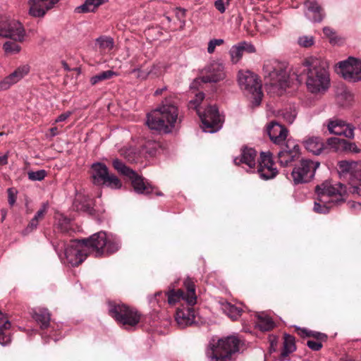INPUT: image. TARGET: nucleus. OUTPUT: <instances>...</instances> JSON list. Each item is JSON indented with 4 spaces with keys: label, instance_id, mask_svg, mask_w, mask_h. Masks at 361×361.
<instances>
[{
    "label": "nucleus",
    "instance_id": "f257e3e1",
    "mask_svg": "<svg viewBox=\"0 0 361 361\" xmlns=\"http://www.w3.org/2000/svg\"><path fill=\"white\" fill-rule=\"evenodd\" d=\"M180 121L175 97L170 95L162 101L159 107L147 114L146 124L159 133H170Z\"/></svg>",
    "mask_w": 361,
    "mask_h": 361
},
{
    "label": "nucleus",
    "instance_id": "f03ea898",
    "mask_svg": "<svg viewBox=\"0 0 361 361\" xmlns=\"http://www.w3.org/2000/svg\"><path fill=\"white\" fill-rule=\"evenodd\" d=\"M302 64V73L306 75L305 83L307 90L314 94L325 92L330 83L326 61L311 56L307 58Z\"/></svg>",
    "mask_w": 361,
    "mask_h": 361
},
{
    "label": "nucleus",
    "instance_id": "7ed1b4c3",
    "mask_svg": "<svg viewBox=\"0 0 361 361\" xmlns=\"http://www.w3.org/2000/svg\"><path fill=\"white\" fill-rule=\"evenodd\" d=\"M243 342L238 337L230 336L210 344L207 356L210 361H235Z\"/></svg>",
    "mask_w": 361,
    "mask_h": 361
},
{
    "label": "nucleus",
    "instance_id": "20e7f679",
    "mask_svg": "<svg viewBox=\"0 0 361 361\" xmlns=\"http://www.w3.org/2000/svg\"><path fill=\"white\" fill-rule=\"evenodd\" d=\"M263 71L269 91L281 94L288 86V77L282 64L276 60H268L264 63Z\"/></svg>",
    "mask_w": 361,
    "mask_h": 361
},
{
    "label": "nucleus",
    "instance_id": "39448f33",
    "mask_svg": "<svg viewBox=\"0 0 361 361\" xmlns=\"http://www.w3.org/2000/svg\"><path fill=\"white\" fill-rule=\"evenodd\" d=\"M109 313L118 324L126 329L135 326L141 318V314L136 309L116 302L109 303Z\"/></svg>",
    "mask_w": 361,
    "mask_h": 361
},
{
    "label": "nucleus",
    "instance_id": "423d86ee",
    "mask_svg": "<svg viewBox=\"0 0 361 361\" xmlns=\"http://www.w3.org/2000/svg\"><path fill=\"white\" fill-rule=\"evenodd\" d=\"M319 200L322 203H340L344 201L347 195V188L341 183L333 184L330 180H325L315 188Z\"/></svg>",
    "mask_w": 361,
    "mask_h": 361
},
{
    "label": "nucleus",
    "instance_id": "0eeeda50",
    "mask_svg": "<svg viewBox=\"0 0 361 361\" xmlns=\"http://www.w3.org/2000/svg\"><path fill=\"white\" fill-rule=\"evenodd\" d=\"M238 84L241 90L253 99L255 104L259 105L263 93L258 76L249 71H240L238 73Z\"/></svg>",
    "mask_w": 361,
    "mask_h": 361
},
{
    "label": "nucleus",
    "instance_id": "6e6552de",
    "mask_svg": "<svg viewBox=\"0 0 361 361\" xmlns=\"http://www.w3.org/2000/svg\"><path fill=\"white\" fill-rule=\"evenodd\" d=\"M92 182L97 185H106L113 189H118L121 187V180L113 174L109 173L106 166L102 163H94L92 165Z\"/></svg>",
    "mask_w": 361,
    "mask_h": 361
},
{
    "label": "nucleus",
    "instance_id": "1a4fd4ad",
    "mask_svg": "<svg viewBox=\"0 0 361 361\" xmlns=\"http://www.w3.org/2000/svg\"><path fill=\"white\" fill-rule=\"evenodd\" d=\"M64 246V257L61 258L63 263L70 264L73 267L78 266L88 256L87 246L82 243V240H73ZM61 256L60 254H59Z\"/></svg>",
    "mask_w": 361,
    "mask_h": 361
},
{
    "label": "nucleus",
    "instance_id": "9d476101",
    "mask_svg": "<svg viewBox=\"0 0 361 361\" xmlns=\"http://www.w3.org/2000/svg\"><path fill=\"white\" fill-rule=\"evenodd\" d=\"M184 289L171 290L167 293L168 302L170 305H175L183 300L188 305H194L197 302L195 285L190 278H187L183 282Z\"/></svg>",
    "mask_w": 361,
    "mask_h": 361
},
{
    "label": "nucleus",
    "instance_id": "9b49d317",
    "mask_svg": "<svg viewBox=\"0 0 361 361\" xmlns=\"http://www.w3.org/2000/svg\"><path fill=\"white\" fill-rule=\"evenodd\" d=\"M319 166V162L310 159H302L293 168L291 177L294 184L309 183L314 176L315 171Z\"/></svg>",
    "mask_w": 361,
    "mask_h": 361
},
{
    "label": "nucleus",
    "instance_id": "f8f14e48",
    "mask_svg": "<svg viewBox=\"0 0 361 361\" xmlns=\"http://www.w3.org/2000/svg\"><path fill=\"white\" fill-rule=\"evenodd\" d=\"M202 121L203 130L215 133L221 127V118L216 106H209L204 112L197 110Z\"/></svg>",
    "mask_w": 361,
    "mask_h": 361
},
{
    "label": "nucleus",
    "instance_id": "ddd939ff",
    "mask_svg": "<svg viewBox=\"0 0 361 361\" xmlns=\"http://www.w3.org/2000/svg\"><path fill=\"white\" fill-rule=\"evenodd\" d=\"M0 36L8 37L16 42H23L25 36L23 25L16 20H0Z\"/></svg>",
    "mask_w": 361,
    "mask_h": 361
},
{
    "label": "nucleus",
    "instance_id": "4468645a",
    "mask_svg": "<svg viewBox=\"0 0 361 361\" xmlns=\"http://www.w3.org/2000/svg\"><path fill=\"white\" fill-rule=\"evenodd\" d=\"M340 73L343 78L350 82L361 80V60L349 57L338 63Z\"/></svg>",
    "mask_w": 361,
    "mask_h": 361
},
{
    "label": "nucleus",
    "instance_id": "2eb2a0df",
    "mask_svg": "<svg viewBox=\"0 0 361 361\" xmlns=\"http://www.w3.org/2000/svg\"><path fill=\"white\" fill-rule=\"evenodd\" d=\"M107 235L105 232L100 231L92 235L88 238L82 239V242L87 246L89 255H94L96 257L105 255L104 247L106 243Z\"/></svg>",
    "mask_w": 361,
    "mask_h": 361
},
{
    "label": "nucleus",
    "instance_id": "dca6fc26",
    "mask_svg": "<svg viewBox=\"0 0 361 361\" xmlns=\"http://www.w3.org/2000/svg\"><path fill=\"white\" fill-rule=\"evenodd\" d=\"M300 157V147L293 140H288L282 149L278 153V162L286 167Z\"/></svg>",
    "mask_w": 361,
    "mask_h": 361
},
{
    "label": "nucleus",
    "instance_id": "f3484780",
    "mask_svg": "<svg viewBox=\"0 0 361 361\" xmlns=\"http://www.w3.org/2000/svg\"><path fill=\"white\" fill-rule=\"evenodd\" d=\"M274 166L271 153L262 152L257 167L259 176L264 180L274 178L278 173V170Z\"/></svg>",
    "mask_w": 361,
    "mask_h": 361
},
{
    "label": "nucleus",
    "instance_id": "a211bd4d",
    "mask_svg": "<svg viewBox=\"0 0 361 361\" xmlns=\"http://www.w3.org/2000/svg\"><path fill=\"white\" fill-rule=\"evenodd\" d=\"M223 63L214 61L208 66L205 69V74L201 79L203 82H218L226 78Z\"/></svg>",
    "mask_w": 361,
    "mask_h": 361
},
{
    "label": "nucleus",
    "instance_id": "6ab92c4d",
    "mask_svg": "<svg viewBox=\"0 0 361 361\" xmlns=\"http://www.w3.org/2000/svg\"><path fill=\"white\" fill-rule=\"evenodd\" d=\"M59 0H28V13L35 18L43 17Z\"/></svg>",
    "mask_w": 361,
    "mask_h": 361
},
{
    "label": "nucleus",
    "instance_id": "aec40b11",
    "mask_svg": "<svg viewBox=\"0 0 361 361\" xmlns=\"http://www.w3.org/2000/svg\"><path fill=\"white\" fill-rule=\"evenodd\" d=\"M327 128L331 134L343 135L350 139L354 137L355 127L343 121L338 119L330 121L327 125Z\"/></svg>",
    "mask_w": 361,
    "mask_h": 361
},
{
    "label": "nucleus",
    "instance_id": "412c9836",
    "mask_svg": "<svg viewBox=\"0 0 361 361\" xmlns=\"http://www.w3.org/2000/svg\"><path fill=\"white\" fill-rule=\"evenodd\" d=\"M304 6L307 10L305 16L314 23H320L325 17L322 7L314 1L306 0Z\"/></svg>",
    "mask_w": 361,
    "mask_h": 361
},
{
    "label": "nucleus",
    "instance_id": "4be33fe9",
    "mask_svg": "<svg viewBox=\"0 0 361 361\" xmlns=\"http://www.w3.org/2000/svg\"><path fill=\"white\" fill-rule=\"evenodd\" d=\"M267 133L271 141L280 144L286 139L288 130L284 126L273 121L267 126Z\"/></svg>",
    "mask_w": 361,
    "mask_h": 361
},
{
    "label": "nucleus",
    "instance_id": "5701e85b",
    "mask_svg": "<svg viewBox=\"0 0 361 361\" xmlns=\"http://www.w3.org/2000/svg\"><path fill=\"white\" fill-rule=\"evenodd\" d=\"M176 321L178 326L181 329L192 325L195 322L193 309L192 307L178 309L176 314Z\"/></svg>",
    "mask_w": 361,
    "mask_h": 361
},
{
    "label": "nucleus",
    "instance_id": "b1692460",
    "mask_svg": "<svg viewBox=\"0 0 361 361\" xmlns=\"http://www.w3.org/2000/svg\"><path fill=\"white\" fill-rule=\"evenodd\" d=\"M255 51V47L252 44L246 42H241L238 44L233 46L229 51V54L231 61L233 63H236L240 60L244 52L254 53Z\"/></svg>",
    "mask_w": 361,
    "mask_h": 361
},
{
    "label": "nucleus",
    "instance_id": "393cba45",
    "mask_svg": "<svg viewBox=\"0 0 361 361\" xmlns=\"http://www.w3.org/2000/svg\"><path fill=\"white\" fill-rule=\"evenodd\" d=\"M257 152L253 148L244 147L241 150L240 157L234 159L235 164H246L250 169L255 168L256 165Z\"/></svg>",
    "mask_w": 361,
    "mask_h": 361
},
{
    "label": "nucleus",
    "instance_id": "a878e982",
    "mask_svg": "<svg viewBox=\"0 0 361 361\" xmlns=\"http://www.w3.org/2000/svg\"><path fill=\"white\" fill-rule=\"evenodd\" d=\"M305 148L314 155L322 154L326 149L323 140L319 137H310L303 140Z\"/></svg>",
    "mask_w": 361,
    "mask_h": 361
},
{
    "label": "nucleus",
    "instance_id": "bb28decb",
    "mask_svg": "<svg viewBox=\"0 0 361 361\" xmlns=\"http://www.w3.org/2000/svg\"><path fill=\"white\" fill-rule=\"evenodd\" d=\"M132 180V185L135 191L140 194H150L153 191V188L148 183L145 182L144 179L135 172V176L129 177Z\"/></svg>",
    "mask_w": 361,
    "mask_h": 361
},
{
    "label": "nucleus",
    "instance_id": "cd10ccee",
    "mask_svg": "<svg viewBox=\"0 0 361 361\" xmlns=\"http://www.w3.org/2000/svg\"><path fill=\"white\" fill-rule=\"evenodd\" d=\"M108 0H86L83 4L75 8V12L78 13H85L94 12L95 10Z\"/></svg>",
    "mask_w": 361,
    "mask_h": 361
},
{
    "label": "nucleus",
    "instance_id": "c85d7f7f",
    "mask_svg": "<svg viewBox=\"0 0 361 361\" xmlns=\"http://www.w3.org/2000/svg\"><path fill=\"white\" fill-rule=\"evenodd\" d=\"M51 315L47 309H41L32 314L33 319L40 324L41 329H47L49 326Z\"/></svg>",
    "mask_w": 361,
    "mask_h": 361
},
{
    "label": "nucleus",
    "instance_id": "c756f323",
    "mask_svg": "<svg viewBox=\"0 0 361 361\" xmlns=\"http://www.w3.org/2000/svg\"><path fill=\"white\" fill-rule=\"evenodd\" d=\"M283 347L281 353V356L283 358L287 357L296 349L294 336L285 334L283 336Z\"/></svg>",
    "mask_w": 361,
    "mask_h": 361
},
{
    "label": "nucleus",
    "instance_id": "7c9ffc66",
    "mask_svg": "<svg viewBox=\"0 0 361 361\" xmlns=\"http://www.w3.org/2000/svg\"><path fill=\"white\" fill-rule=\"evenodd\" d=\"M222 310L224 312L233 320H237L240 317L243 312L241 308L229 302L222 304Z\"/></svg>",
    "mask_w": 361,
    "mask_h": 361
},
{
    "label": "nucleus",
    "instance_id": "2f4dec72",
    "mask_svg": "<svg viewBox=\"0 0 361 361\" xmlns=\"http://www.w3.org/2000/svg\"><path fill=\"white\" fill-rule=\"evenodd\" d=\"M361 161L343 160L338 162V166L343 173H354L359 171Z\"/></svg>",
    "mask_w": 361,
    "mask_h": 361
},
{
    "label": "nucleus",
    "instance_id": "473e14b6",
    "mask_svg": "<svg viewBox=\"0 0 361 361\" xmlns=\"http://www.w3.org/2000/svg\"><path fill=\"white\" fill-rule=\"evenodd\" d=\"M296 331L301 337H312L316 341H326L327 340V336L323 333L313 331H308L306 329L297 328Z\"/></svg>",
    "mask_w": 361,
    "mask_h": 361
},
{
    "label": "nucleus",
    "instance_id": "72a5a7b5",
    "mask_svg": "<svg viewBox=\"0 0 361 361\" xmlns=\"http://www.w3.org/2000/svg\"><path fill=\"white\" fill-rule=\"evenodd\" d=\"M161 67V65H153L150 70L148 71H144L140 70V68H134L130 73H134L137 79L145 80L149 75L157 77L160 72L154 71V69H157Z\"/></svg>",
    "mask_w": 361,
    "mask_h": 361
},
{
    "label": "nucleus",
    "instance_id": "f704fd0d",
    "mask_svg": "<svg viewBox=\"0 0 361 361\" xmlns=\"http://www.w3.org/2000/svg\"><path fill=\"white\" fill-rule=\"evenodd\" d=\"M30 66L28 65H23L16 68L12 73L9 75L10 78L13 81V83H17L24 76L30 72Z\"/></svg>",
    "mask_w": 361,
    "mask_h": 361
},
{
    "label": "nucleus",
    "instance_id": "c9c22d12",
    "mask_svg": "<svg viewBox=\"0 0 361 361\" xmlns=\"http://www.w3.org/2000/svg\"><path fill=\"white\" fill-rule=\"evenodd\" d=\"M120 248V242L116 238H106V243L104 247L105 255H109L116 252Z\"/></svg>",
    "mask_w": 361,
    "mask_h": 361
},
{
    "label": "nucleus",
    "instance_id": "e433bc0d",
    "mask_svg": "<svg viewBox=\"0 0 361 361\" xmlns=\"http://www.w3.org/2000/svg\"><path fill=\"white\" fill-rule=\"evenodd\" d=\"M112 164L114 168L120 173L128 177H130V176H135V171L130 169L129 167L126 166L125 164H123L118 159H114Z\"/></svg>",
    "mask_w": 361,
    "mask_h": 361
},
{
    "label": "nucleus",
    "instance_id": "4c0bfd02",
    "mask_svg": "<svg viewBox=\"0 0 361 361\" xmlns=\"http://www.w3.org/2000/svg\"><path fill=\"white\" fill-rule=\"evenodd\" d=\"M114 75H116V73L114 71L111 70L105 71L92 76L90 78V82L92 85H94L97 82L109 80L113 78Z\"/></svg>",
    "mask_w": 361,
    "mask_h": 361
},
{
    "label": "nucleus",
    "instance_id": "58836bf2",
    "mask_svg": "<svg viewBox=\"0 0 361 361\" xmlns=\"http://www.w3.org/2000/svg\"><path fill=\"white\" fill-rule=\"evenodd\" d=\"M258 326L262 331H269L274 327V323L268 316H259Z\"/></svg>",
    "mask_w": 361,
    "mask_h": 361
},
{
    "label": "nucleus",
    "instance_id": "ea45409f",
    "mask_svg": "<svg viewBox=\"0 0 361 361\" xmlns=\"http://www.w3.org/2000/svg\"><path fill=\"white\" fill-rule=\"evenodd\" d=\"M97 44H99L100 50H111L114 47V40L109 37H100L96 39Z\"/></svg>",
    "mask_w": 361,
    "mask_h": 361
},
{
    "label": "nucleus",
    "instance_id": "a19ab883",
    "mask_svg": "<svg viewBox=\"0 0 361 361\" xmlns=\"http://www.w3.org/2000/svg\"><path fill=\"white\" fill-rule=\"evenodd\" d=\"M3 48L6 54H14L20 51V46L16 42H6L4 44Z\"/></svg>",
    "mask_w": 361,
    "mask_h": 361
},
{
    "label": "nucleus",
    "instance_id": "79ce46f5",
    "mask_svg": "<svg viewBox=\"0 0 361 361\" xmlns=\"http://www.w3.org/2000/svg\"><path fill=\"white\" fill-rule=\"evenodd\" d=\"M47 174V171L44 169H42L37 171H29L27 173V176L28 178L32 181H40L46 177Z\"/></svg>",
    "mask_w": 361,
    "mask_h": 361
},
{
    "label": "nucleus",
    "instance_id": "37998d69",
    "mask_svg": "<svg viewBox=\"0 0 361 361\" xmlns=\"http://www.w3.org/2000/svg\"><path fill=\"white\" fill-rule=\"evenodd\" d=\"M331 203H322L318 200L314 204V211L319 214H326L329 212L331 207Z\"/></svg>",
    "mask_w": 361,
    "mask_h": 361
},
{
    "label": "nucleus",
    "instance_id": "c03bdc74",
    "mask_svg": "<svg viewBox=\"0 0 361 361\" xmlns=\"http://www.w3.org/2000/svg\"><path fill=\"white\" fill-rule=\"evenodd\" d=\"M344 139H341L338 137H330L327 139L326 144L331 148H334L335 151H338L342 149V145Z\"/></svg>",
    "mask_w": 361,
    "mask_h": 361
},
{
    "label": "nucleus",
    "instance_id": "a18cd8bd",
    "mask_svg": "<svg viewBox=\"0 0 361 361\" xmlns=\"http://www.w3.org/2000/svg\"><path fill=\"white\" fill-rule=\"evenodd\" d=\"M298 44L303 47H310L313 45L314 39L312 36L304 35L298 39Z\"/></svg>",
    "mask_w": 361,
    "mask_h": 361
},
{
    "label": "nucleus",
    "instance_id": "49530a36",
    "mask_svg": "<svg viewBox=\"0 0 361 361\" xmlns=\"http://www.w3.org/2000/svg\"><path fill=\"white\" fill-rule=\"evenodd\" d=\"M342 149L345 151H348L354 153H359L360 149L354 142H350L344 140L342 145Z\"/></svg>",
    "mask_w": 361,
    "mask_h": 361
},
{
    "label": "nucleus",
    "instance_id": "de8ad7c7",
    "mask_svg": "<svg viewBox=\"0 0 361 361\" xmlns=\"http://www.w3.org/2000/svg\"><path fill=\"white\" fill-rule=\"evenodd\" d=\"M39 223V221L35 217H33L27 227L23 231V234L25 235L35 231L37 228Z\"/></svg>",
    "mask_w": 361,
    "mask_h": 361
},
{
    "label": "nucleus",
    "instance_id": "09e8293b",
    "mask_svg": "<svg viewBox=\"0 0 361 361\" xmlns=\"http://www.w3.org/2000/svg\"><path fill=\"white\" fill-rule=\"evenodd\" d=\"M224 43L223 39H211L208 43L207 51L209 54H212L215 51L216 46H221Z\"/></svg>",
    "mask_w": 361,
    "mask_h": 361
},
{
    "label": "nucleus",
    "instance_id": "8fccbe9b",
    "mask_svg": "<svg viewBox=\"0 0 361 361\" xmlns=\"http://www.w3.org/2000/svg\"><path fill=\"white\" fill-rule=\"evenodd\" d=\"M13 85L14 83L12 79L9 75L6 76L0 81V92L8 90Z\"/></svg>",
    "mask_w": 361,
    "mask_h": 361
},
{
    "label": "nucleus",
    "instance_id": "3c124183",
    "mask_svg": "<svg viewBox=\"0 0 361 361\" xmlns=\"http://www.w3.org/2000/svg\"><path fill=\"white\" fill-rule=\"evenodd\" d=\"M48 210V204L43 203L40 209L37 212L36 214L34 216L39 221H41L44 219L45 215L47 213Z\"/></svg>",
    "mask_w": 361,
    "mask_h": 361
},
{
    "label": "nucleus",
    "instance_id": "603ef678",
    "mask_svg": "<svg viewBox=\"0 0 361 361\" xmlns=\"http://www.w3.org/2000/svg\"><path fill=\"white\" fill-rule=\"evenodd\" d=\"M322 342L319 341L309 340L307 342V345L312 350L318 351L322 348Z\"/></svg>",
    "mask_w": 361,
    "mask_h": 361
},
{
    "label": "nucleus",
    "instance_id": "864d4df0",
    "mask_svg": "<svg viewBox=\"0 0 361 361\" xmlns=\"http://www.w3.org/2000/svg\"><path fill=\"white\" fill-rule=\"evenodd\" d=\"M11 327V323L6 317L5 314L0 311V329H8Z\"/></svg>",
    "mask_w": 361,
    "mask_h": 361
},
{
    "label": "nucleus",
    "instance_id": "5fc2aeb1",
    "mask_svg": "<svg viewBox=\"0 0 361 361\" xmlns=\"http://www.w3.org/2000/svg\"><path fill=\"white\" fill-rule=\"evenodd\" d=\"M176 16L179 20H182L181 28H183V26L185 25L184 18L185 16V10L183 8H176Z\"/></svg>",
    "mask_w": 361,
    "mask_h": 361
},
{
    "label": "nucleus",
    "instance_id": "6e6d98bb",
    "mask_svg": "<svg viewBox=\"0 0 361 361\" xmlns=\"http://www.w3.org/2000/svg\"><path fill=\"white\" fill-rule=\"evenodd\" d=\"M5 330L6 329H0V344L3 345L8 344L11 341L9 335L4 333Z\"/></svg>",
    "mask_w": 361,
    "mask_h": 361
},
{
    "label": "nucleus",
    "instance_id": "4d7b16f0",
    "mask_svg": "<svg viewBox=\"0 0 361 361\" xmlns=\"http://www.w3.org/2000/svg\"><path fill=\"white\" fill-rule=\"evenodd\" d=\"M73 114V112L71 111H66L61 114H60L56 119L55 120V123H59L62 121H65L67 118H68L71 115Z\"/></svg>",
    "mask_w": 361,
    "mask_h": 361
},
{
    "label": "nucleus",
    "instance_id": "13d9d810",
    "mask_svg": "<svg viewBox=\"0 0 361 361\" xmlns=\"http://www.w3.org/2000/svg\"><path fill=\"white\" fill-rule=\"evenodd\" d=\"M214 6L221 13L225 12L226 8L223 0H216L214 3Z\"/></svg>",
    "mask_w": 361,
    "mask_h": 361
},
{
    "label": "nucleus",
    "instance_id": "bf43d9fd",
    "mask_svg": "<svg viewBox=\"0 0 361 361\" xmlns=\"http://www.w3.org/2000/svg\"><path fill=\"white\" fill-rule=\"evenodd\" d=\"M204 97V94L203 92H199L196 94V98L195 100L190 101V104H193L195 105V108L203 100Z\"/></svg>",
    "mask_w": 361,
    "mask_h": 361
},
{
    "label": "nucleus",
    "instance_id": "052dcab7",
    "mask_svg": "<svg viewBox=\"0 0 361 361\" xmlns=\"http://www.w3.org/2000/svg\"><path fill=\"white\" fill-rule=\"evenodd\" d=\"M8 203L11 206H13L16 202V196L13 192L12 188L8 189Z\"/></svg>",
    "mask_w": 361,
    "mask_h": 361
},
{
    "label": "nucleus",
    "instance_id": "680f3d73",
    "mask_svg": "<svg viewBox=\"0 0 361 361\" xmlns=\"http://www.w3.org/2000/svg\"><path fill=\"white\" fill-rule=\"evenodd\" d=\"M323 32L326 37H330L331 39H333V37L335 35V32L332 28L329 27H324L323 28Z\"/></svg>",
    "mask_w": 361,
    "mask_h": 361
},
{
    "label": "nucleus",
    "instance_id": "e2e57ef3",
    "mask_svg": "<svg viewBox=\"0 0 361 361\" xmlns=\"http://www.w3.org/2000/svg\"><path fill=\"white\" fill-rule=\"evenodd\" d=\"M295 115H293L291 113L286 112L283 114L284 119L288 123H292L295 120Z\"/></svg>",
    "mask_w": 361,
    "mask_h": 361
},
{
    "label": "nucleus",
    "instance_id": "0e129e2a",
    "mask_svg": "<svg viewBox=\"0 0 361 361\" xmlns=\"http://www.w3.org/2000/svg\"><path fill=\"white\" fill-rule=\"evenodd\" d=\"M8 164V154H6L4 156L0 157V165L4 166Z\"/></svg>",
    "mask_w": 361,
    "mask_h": 361
},
{
    "label": "nucleus",
    "instance_id": "69168bd1",
    "mask_svg": "<svg viewBox=\"0 0 361 361\" xmlns=\"http://www.w3.org/2000/svg\"><path fill=\"white\" fill-rule=\"evenodd\" d=\"M49 131H50L51 135L52 137H54V136H56V135L59 134V131L57 127L51 128Z\"/></svg>",
    "mask_w": 361,
    "mask_h": 361
},
{
    "label": "nucleus",
    "instance_id": "338daca9",
    "mask_svg": "<svg viewBox=\"0 0 361 361\" xmlns=\"http://www.w3.org/2000/svg\"><path fill=\"white\" fill-rule=\"evenodd\" d=\"M156 65H161V68H157V69H154V71L160 72V73L158 75V76H159V75H161L164 72V71L166 69V67H165V66L164 64L160 63H157Z\"/></svg>",
    "mask_w": 361,
    "mask_h": 361
},
{
    "label": "nucleus",
    "instance_id": "774afa93",
    "mask_svg": "<svg viewBox=\"0 0 361 361\" xmlns=\"http://www.w3.org/2000/svg\"><path fill=\"white\" fill-rule=\"evenodd\" d=\"M166 87H164L162 88H159L157 89L155 92H154V95L155 96H158V95H161L164 91L166 90Z\"/></svg>",
    "mask_w": 361,
    "mask_h": 361
}]
</instances>
